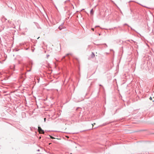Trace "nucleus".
I'll use <instances>...</instances> for the list:
<instances>
[{
  "instance_id": "6",
  "label": "nucleus",
  "mask_w": 154,
  "mask_h": 154,
  "mask_svg": "<svg viewBox=\"0 0 154 154\" xmlns=\"http://www.w3.org/2000/svg\"><path fill=\"white\" fill-rule=\"evenodd\" d=\"M59 29H60V30H61L62 29V27L61 26H59Z\"/></svg>"
},
{
  "instance_id": "3",
  "label": "nucleus",
  "mask_w": 154,
  "mask_h": 154,
  "mask_svg": "<svg viewBox=\"0 0 154 154\" xmlns=\"http://www.w3.org/2000/svg\"><path fill=\"white\" fill-rule=\"evenodd\" d=\"M111 123V122H106V123H103L102 125H101V126H105V125H106L109 124H110Z\"/></svg>"
},
{
  "instance_id": "16",
  "label": "nucleus",
  "mask_w": 154,
  "mask_h": 154,
  "mask_svg": "<svg viewBox=\"0 0 154 154\" xmlns=\"http://www.w3.org/2000/svg\"><path fill=\"white\" fill-rule=\"evenodd\" d=\"M69 54H66V56L68 55Z\"/></svg>"
},
{
  "instance_id": "13",
  "label": "nucleus",
  "mask_w": 154,
  "mask_h": 154,
  "mask_svg": "<svg viewBox=\"0 0 154 154\" xmlns=\"http://www.w3.org/2000/svg\"><path fill=\"white\" fill-rule=\"evenodd\" d=\"M99 27V26H96L95 27L96 28V27Z\"/></svg>"
},
{
  "instance_id": "18",
  "label": "nucleus",
  "mask_w": 154,
  "mask_h": 154,
  "mask_svg": "<svg viewBox=\"0 0 154 154\" xmlns=\"http://www.w3.org/2000/svg\"><path fill=\"white\" fill-rule=\"evenodd\" d=\"M100 86H102V85H100Z\"/></svg>"
},
{
  "instance_id": "12",
  "label": "nucleus",
  "mask_w": 154,
  "mask_h": 154,
  "mask_svg": "<svg viewBox=\"0 0 154 154\" xmlns=\"http://www.w3.org/2000/svg\"><path fill=\"white\" fill-rule=\"evenodd\" d=\"M92 29L93 31H94V28H92V29Z\"/></svg>"
},
{
  "instance_id": "7",
  "label": "nucleus",
  "mask_w": 154,
  "mask_h": 154,
  "mask_svg": "<svg viewBox=\"0 0 154 154\" xmlns=\"http://www.w3.org/2000/svg\"><path fill=\"white\" fill-rule=\"evenodd\" d=\"M50 136V138H51V139H54V138H55L54 137H52V136Z\"/></svg>"
},
{
  "instance_id": "1",
  "label": "nucleus",
  "mask_w": 154,
  "mask_h": 154,
  "mask_svg": "<svg viewBox=\"0 0 154 154\" xmlns=\"http://www.w3.org/2000/svg\"><path fill=\"white\" fill-rule=\"evenodd\" d=\"M38 129L39 132L40 133L44 134L45 132L43 130L42 128L39 126L38 127Z\"/></svg>"
},
{
  "instance_id": "17",
  "label": "nucleus",
  "mask_w": 154,
  "mask_h": 154,
  "mask_svg": "<svg viewBox=\"0 0 154 154\" xmlns=\"http://www.w3.org/2000/svg\"><path fill=\"white\" fill-rule=\"evenodd\" d=\"M47 56L48 57L49 56V55H47Z\"/></svg>"
},
{
  "instance_id": "2",
  "label": "nucleus",
  "mask_w": 154,
  "mask_h": 154,
  "mask_svg": "<svg viewBox=\"0 0 154 154\" xmlns=\"http://www.w3.org/2000/svg\"><path fill=\"white\" fill-rule=\"evenodd\" d=\"M29 64H30V69L29 70H27V72H30L31 71L32 63L30 62Z\"/></svg>"
},
{
  "instance_id": "15",
  "label": "nucleus",
  "mask_w": 154,
  "mask_h": 154,
  "mask_svg": "<svg viewBox=\"0 0 154 154\" xmlns=\"http://www.w3.org/2000/svg\"><path fill=\"white\" fill-rule=\"evenodd\" d=\"M46 119V118H44L45 121V120Z\"/></svg>"
},
{
  "instance_id": "19",
  "label": "nucleus",
  "mask_w": 154,
  "mask_h": 154,
  "mask_svg": "<svg viewBox=\"0 0 154 154\" xmlns=\"http://www.w3.org/2000/svg\"><path fill=\"white\" fill-rule=\"evenodd\" d=\"M39 38V37H38V39Z\"/></svg>"
},
{
  "instance_id": "4",
  "label": "nucleus",
  "mask_w": 154,
  "mask_h": 154,
  "mask_svg": "<svg viewBox=\"0 0 154 154\" xmlns=\"http://www.w3.org/2000/svg\"><path fill=\"white\" fill-rule=\"evenodd\" d=\"M95 56V55L94 54V53L92 52L91 54V57L92 58H94V57Z\"/></svg>"
},
{
  "instance_id": "11",
  "label": "nucleus",
  "mask_w": 154,
  "mask_h": 154,
  "mask_svg": "<svg viewBox=\"0 0 154 154\" xmlns=\"http://www.w3.org/2000/svg\"><path fill=\"white\" fill-rule=\"evenodd\" d=\"M95 123H94L93 124H92V125L93 127L94 126V125H95Z\"/></svg>"
},
{
  "instance_id": "5",
  "label": "nucleus",
  "mask_w": 154,
  "mask_h": 154,
  "mask_svg": "<svg viewBox=\"0 0 154 154\" xmlns=\"http://www.w3.org/2000/svg\"><path fill=\"white\" fill-rule=\"evenodd\" d=\"M93 9H92L90 11V13L91 14H93Z\"/></svg>"
},
{
  "instance_id": "14",
  "label": "nucleus",
  "mask_w": 154,
  "mask_h": 154,
  "mask_svg": "<svg viewBox=\"0 0 154 154\" xmlns=\"http://www.w3.org/2000/svg\"><path fill=\"white\" fill-rule=\"evenodd\" d=\"M37 151H40V150H39V149H38V150H37Z\"/></svg>"
},
{
  "instance_id": "9",
  "label": "nucleus",
  "mask_w": 154,
  "mask_h": 154,
  "mask_svg": "<svg viewBox=\"0 0 154 154\" xmlns=\"http://www.w3.org/2000/svg\"><path fill=\"white\" fill-rule=\"evenodd\" d=\"M152 97H149V100H152Z\"/></svg>"
},
{
  "instance_id": "10",
  "label": "nucleus",
  "mask_w": 154,
  "mask_h": 154,
  "mask_svg": "<svg viewBox=\"0 0 154 154\" xmlns=\"http://www.w3.org/2000/svg\"><path fill=\"white\" fill-rule=\"evenodd\" d=\"M104 45H106V47H107V45L106 44H104Z\"/></svg>"
},
{
  "instance_id": "8",
  "label": "nucleus",
  "mask_w": 154,
  "mask_h": 154,
  "mask_svg": "<svg viewBox=\"0 0 154 154\" xmlns=\"http://www.w3.org/2000/svg\"><path fill=\"white\" fill-rule=\"evenodd\" d=\"M127 25L128 27H130V26L128 25L127 23H125L124 24V25Z\"/></svg>"
}]
</instances>
